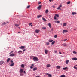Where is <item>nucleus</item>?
<instances>
[{
  "label": "nucleus",
  "mask_w": 77,
  "mask_h": 77,
  "mask_svg": "<svg viewBox=\"0 0 77 77\" xmlns=\"http://www.w3.org/2000/svg\"><path fill=\"white\" fill-rule=\"evenodd\" d=\"M42 29H46V28L45 27H42Z\"/></svg>",
  "instance_id": "ea45409f"
},
{
  "label": "nucleus",
  "mask_w": 77,
  "mask_h": 77,
  "mask_svg": "<svg viewBox=\"0 0 77 77\" xmlns=\"http://www.w3.org/2000/svg\"><path fill=\"white\" fill-rule=\"evenodd\" d=\"M36 70H37V68L35 67L33 69V71H36Z\"/></svg>",
  "instance_id": "b1692460"
},
{
  "label": "nucleus",
  "mask_w": 77,
  "mask_h": 77,
  "mask_svg": "<svg viewBox=\"0 0 77 77\" xmlns=\"http://www.w3.org/2000/svg\"><path fill=\"white\" fill-rule=\"evenodd\" d=\"M8 22H4L3 23H2V26H4V25H5V24H7V23H8Z\"/></svg>",
  "instance_id": "7ed1b4c3"
},
{
  "label": "nucleus",
  "mask_w": 77,
  "mask_h": 77,
  "mask_svg": "<svg viewBox=\"0 0 77 77\" xmlns=\"http://www.w3.org/2000/svg\"><path fill=\"white\" fill-rule=\"evenodd\" d=\"M72 60H77V58L76 57L72 58Z\"/></svg>",
  "instance_id": "6e6552de"
},
{
  "label": "nucleus",
  "mask_w": 77,
  "mask_h": 77,
  "mask_svg": "<svg viewBox=\"0 0 77 77\" xmlns=\"http://www.w3.org/2000/svg\"><path fill=\"white\" fill-rule=\"evenodd\" d=\"M11 62L12 63L10 65V66H13L14 65V64H15V63L14 62L13 63V61L12 60H11Z\"/></svg>",
  "instance_id": "f03ea898"
},
{
  "label": "nucleus",
  "mask_w": 77,
  "mask_h": 77,
  "mask_svg": "<svg viewBox=\"0 0 77 77\" xmlns=\"http://www.w3.org/2000/svg\"><path fill=\"white\" fill-rule=\"evenodd\" d=\"M20 75H21V76H22V75H23V74H22V73H20Z\"/></svg>",
  "instance_id": "a18cd8bd"
},
{
  "label": "nucleus",
  "mask_w": 77,
  "mask_h": 77,
  "mask_svg": "<svg viewBox=\"0 0 77 77\" xmlns=\"http://www.w3.org/2000/svg\"><path fill=\"white\" fill-rule=\"evenodd\" d=\"M59 54H62V53L60 52H59Z\"/></svg>",
  "instance_id": "4d7b16f0"
},
{
  "label": "nucleus",
  "mask_w": 77,
  "mask_h": 77,
  "mask_svg": "<svg viewBox=\"0 0 77 77\" xmlns=\"http://www.w3.org/2000/svg\"><path fill=\"white\" fill-rule=\"evenodd\" d=\"M48 26H49L50 28H51V24L50 23H49L48 24Z\"/></svg>",
  "instance_id": "f704fd0d"
},
{
  "label": "nucleus",
  "mask_w": 77,
  "mask_h": 77,
  "mask_svg": "<svg viewBox=\"0 0 77 77\" xmlns=\"http://www.w3.org/2000/svg\"><path fill=\"white\" fill-rule=\"evenodd\" d=\"M76 66H77V65H76Z\"/></svg>",
  "instance_id": "69168bd1"
},
{
  "label": "nucleus",
  "mask_w": 77,
  "mask_h": 77,
  "mask_svg": "<svg viewBox=\"0 0 77 77\" xmlns=\"http://www.w3.org/2000/svg\"><path fill=\"white\" fill-rule=\"evenodd\" d=\"M46 75H48V77H52V76L50 74H49L48 73H46Z\"/></svg>",
  "instance_id": "0eeeda50"
},
{
  "label": "nucleus",
  "mask_w": 77,
  "mask_h": 77,
  "mask_svg": "<svg viewBox=\"0 0 77 77\" xmlns=\"http://www.w3.org/2000/svg\"><path fill=\"white\" fill-rule=\"evenodd\" d=\"M55 42H56V41H54L52 42L51 43V44L52 45H53V44H54V43H55Z\"/></svg>",
  "instance_id": "c85d7f7f"
},
{
  "label": "nucleus",
  "mask_w": 77,
  "mask_h": 77,
  "mask_svg": "<svg viewBox=\"0 0 77 77\" xmlns=\"http://www.w3.org/2000/svg\"><path fill=\"white\" fill-rule=\"evenodd\" d=\"M23 72L24 74H26V71H24Z\"/></svg>",
  "instance_id": "603ef678"
},
{
  "label": "nucleus",
  "mask_w": 77,
  "mask_h": 77,
  "mask_svg": "<svg viewBox=\"0 0 77 77\" xmlns=\"http://www.w3.org/2000/svg\"><path fill=\"white\" fill-rule=\"evenodd\" d=\"M42 17V15H40L37 16V17L38 18H40V17Z\"/></svg>",
  "instance_id": "393cba45"
},
{
  "label": "nucleus",
  "mask_w": 77,
  "mask_h": 77,
  "mask_svg": "<svg viewBox=\"0 0 77 77\" xmlns=\"http://www.w3.org/2000/svg\"><path fill=\"white\" fill-rule=\"evenodd\" d=\"M70 3H71V2H70V1H69L67 2V4H70Z\"/></svg>",
  "instance_id": "a19ab883"
},
{
  "label": "nucleus",
  "mask_w": 77,
  "mask_h": 77,
  "mask_svg": "<svg viewBox=\"0 0 77 77\" xmlns=\"http://www.w3.org/2000/svg\"><path fill=\"white\" fill-rule=\"evenodd\" d=\"M13 52H14V51H11V52L9 53L10 54H11V53H13Z\"/></svg>",
  "instance_id": "de8ad7c7"
},
{
  "label": "nucleus",
  "mask_w": 77,
  "mask_h": 77,
  "mask_svg": "<svg viewBox=\"0 0 77 77\" xmlns=\"http://www.w3.org/2000/svg\"><path fill=\"white\" fill-rule=\"evenodd\" d=\"M57 35H55L54 36V37L55 38H57Z\"/></svg>",
  "instance_id": "58836bf2"
},
{
  "label": "nucleus",
  "mask_w": 77,
  "mask_h": 77,
  "mask_svg": "<svg viewBox=\"0 0 77 77\" xmlns=\"http://www.w3.org/2000/svg\"><path fill=\"white\" fill-rule=\"evenodd\" d=\"M49 2H51V0H49Z\"/></svg>",
  "instance_id": "e2e57ef3"
},
{
  "label": "nucleus",
  "mask_w": 77,
  "mask_h": 77,
  "mask_svg": "<svg viewBox=\"0 0 77 77\" xmlns=\"http://www.w3.org/2000/svg\"><path fill=\"white\" fill-rule=\"evenodd\" d=\"M66 69H68V67H66L63 68V70H66Z\"/></svg>",
  "instance_id": "4be33fe9"
},
{
  "label": "nucleus",
  "mask_w": 77,
  "mask_h": 77,
  "mask_svg": "<svg viewBox=\"0 0 77 77\" xmlns=\"http://www.w3.org/2000/svg\"><path fill=\"white\" fill-rule=\"evenodd\" d=\"M57 19V18H56V16L55 15V16H54V20H56Z\"/></svg>",
  "instance_id": "7c9ffc66"
},
{
  "label": "nucleus",
  "mask_w": 77,
  "mask_h": 77,
  "mask_svg": "<svg viewBox=\"0 0 77 77\" xmlns=\"http://www.w3.org/2000/svg\"><path fill=\"white\" fill-rule=\"evenodd\" d=\"M51 65L50 64H47L46 65V66L47 68H49V67H50Z\"/></svg>",
  "instance_id": "dca6fc26"
},
{
  "label": "nucleus",
  "mask_w": 77,
  "mask_h": 77,
  "mask_svg": "<svg viewBox=\"0 0 77 77\" xmlns=\"http://www.w3.org/2000/svg\"><path fill=\"white\" fill-rule=\"evenodd\" d=\"M21 66L22 68H24V65L23 64H22L21 65Z\"/></svg>",
  "instance_id": "cd10ccee"
},
{
  "label": "nucleus",
  "mask_w": 77,
  "mask_h": 77,
  "mask_svg": "<svg viewBox=\"0 0 77 77\" xmlns=\"http://www.w3.org/2000/svg\"><path fill=\"white\" fill-rule=\"evenodd\" d=\"M49 42H53V40H49L48 41Z\"/></svg>",
  "instance_id": "4c0bfd02"
},
{
  "label": "nucleus",
  "mask_w": 77,
  "mask_h": 77,
  "mask_svg": "<svg viewBox=\"0 0 77 77\" xmlns=\"http://www.w3.org/2000/svg\"><path fill=\"white\" fill-rule=\"evenodd\" d=\"M60 77H65V75H63L60 76Z\"/></svg>",
  "instance_id": "2f4dec72"
},
{
  "label": "nucleus",
  "mask_w": 77,
  "mask_h": 77,
  "mask_svg": "<svg viewBox=\"0 0 77 77\" xmlns=\"http://www.w3.org/2000/svg\"><path fill=\"white\" fill-rule=\"evenodd\" d=\"M30 5H29V6H27V9H29V8H30Z\"/></svg>",
  "instance_id": "c9c22d12"
},
{
  "label": "nucleus",
  "mask_w": 77,
  "mask_h": 77,
  "mask_svg": "<svg viewBox=\"0 0 77 77\" xmlns=\"http://www.w3.org/2000/svg\"><path fill=\"white\" fill-rule=\"evenodd\" d=\"M15 26H16V27H18V26H20V24H15Z\"/></svg>",
  "instance_id": "aec40b11"
},
{
  "label": "nucleus",
  "mask_w": 77,
  "mask_h": 77,
  "mask_svg": "<svg viewBox=\"0 0 77 77\" xmlns=\"http://www.w3.org/2000/svg\"><path fill=\"white\" fill-rule=\"evenodd\" d=\"M22 52H23L22 51H19L18 52V53H19V54H21V53H22Z\"/></svg>",
  "instance_id": "412c9836"
},
{
  "label": "nucleus",
  "mask_w": 77,
  "mask_h": 77,
  "mask_svg": "<svg viewBox=\"0 0 77 77\" xmlns=\"http://www.w3.org/2000/svg\"><path fill=\"white\" fill-rule=\"evenodd\" d=\"M3 62H4L3 61H1L0 62V65H2L3 63Z\"/></svg>",
  "instance_id": "f3484780"
},
{
  "label": "nucleus",
  "mask_w": 77,
  "mask_h": 77,
  "mask_svg": "<svg viewBox=\"0 0 77 77\" xmlns=\"http://www.w3.org/2000/svg\"><path fill=\"white\" fill-rule=\"evenodd\" d=\"M24 48H25V46H21L19 48L20 49H24Z\"/></svg>",
  "instance_id": "39448f33"
},
{
  "label": "nucleus",
  "mask_w": 77,
  "mask_h": 77,
  "mask_svg": "<svg viewBox=\"0 0 77 77\" xmlns=\"http://www.w3.org/2000/svg\"><path fill=\"white\" fill-rule=\"evenodd\" d=\"M77 13L75 12H73L72 13V15H76Z\"/></svg>",
  "instance_id": "a211bd4d"
},
{
  "label": "nucleus",
  "mask_w": 77,
  "mask_h": 77,
  "mask_svg": "<svg viewBox=\"0 0 77 77\" xmlns=\"http://www.w3.org/2000/svg\"><path fill=\"white\" fill-rule=\"evenodd\" d=\"M57 51H55V53H57Z\"/></svg>",
  "instance_id": "864d4df0"
},
{
  "label": "nucleus",
  "mask_w": 77,
  "mask_h": 77,
  "mask_svg": "<svg viewBox=\"0 0 77 77\" xmlns=\"http://www.w3.org/2000/svg\"><path fill=\"white\" fill-rule=\"evenodd\" d=\"M67 24V23H64L63 25V26H66Z\"/></svg>",
  "instance_id": "6ab92c4d"
},
{
  "label": "nucleus",
  "mask_w": 77,
  "mask_h": 77,
  "mask_svg": "<svg viewBox=\"0 0 77 77\" xmlns=\"http://www.w3.org/2000/svg\"><path fill=\"white\" fill-rule=\"evenodd\" d=\"M42 20H43L45 21H46V19H45V18H42Z\"/></svg>",
  "instance_id": "473e14b6"
},
{
  "label": "nucleus",
  "mask_w": 77,
  "mask_h": 77,
  "mask_svg": "<svg viewBox=\"0 0 77 77\" xmlns=\"http://www.w3.org/2000/svg\"><path fill=\"white\" fill-rule=\"evenodd\" d=\"M42 6L40 5L38 7H37V9L38 10H40L41 9V8Z\"/></svg>",
  "instance_id": "423d86ee"
},
{
  "label": "nucleus",
  "mask_w": 77,
  "mask_h": 77,
  "mask_svg": "<svg viewBox=\"0 0 77 77\" xmlns=\"http://www.w3.org/2000/svg\"><path fill=\"white\" fill-rule=\"evenodd\" d=\"M10 60H11V59L10 58H8L7 60V62H9Z\"/></svg>",
  "instance_id": "a878e982"
},
{
  "label": "nucleus",
  "mask_w": 77,
  "mask_h": 77,
  "mask_svg": "<svg viewBox=\"0 0 77 77\" xmlns=\"http://www.w3.org/2000/svg\"><path fill=\"white\" fill-rule=\"evenodd\" d=\"M53 28H52V29H51V31H53Z\"/></svg>",
  "instance_id": "3c124183"
},
{
  "label": "nucleus",
  "mask_w": 77,
  "mask_h": 77,
  "mask_svg": "<svg viewBox=\"0 0 77 77\" xmlns=\"http://www.w3.org/2000/svg\"><path fill=\"white\" fill-rule=\"evenodd\" d=\"M20 33V32H18V33Z\"/></svg>",
  "instance_id": "680f3d73"
},
{
  "label": "nucleus",
  "mask_w": 77,
  "mask_h": 77,
  "mask_svg": "<svg viewBox=\"0 0 77 77\" xmlns=\"http://www.w3.org/2000/svg\"><path fill=\"white\" fill-rule=\"evenodd\" d=\"M73 53H74V54H77V52L75 51H73Z\"/></svg>",
  "instance_id": "e433bc0d"
},
{
  "label": "nucleus",
  "mask_w": 77,
  "mask_h": 77,
  "mask_svg": "<svg viewBox=\"0 0 77 77\" xmlns=\"http://www.w3.org/2000/svg\"><path fill=\"white\" fill-rule=\"evenodd\" d=\"M33 59L35 62L36 61H38V60H39V59H38V58L36 57H34Z\"/></svg>",
  "instance_id": "f257e3e1"
},
{
  "label": "nucleus",
  "mask_w": 77,
  "mask_h": 77,
  "mask_svg": "<svg viewBox=\"0 0 77 77\" xmlns=\"http://www.w3.org/2000/svg\"><path fill=\"white\" fill-rule=\"evenodd\" d=\"M56 68L57 69H60L61 67L60 66H57L56 67Z\"/></svg>",
  "instance_id": "ddd939ff"
},
{
  "label": "nucleus",
  "mask_w": 77,
  "mask_h": 77,
  "mask_svg": "<svg viewBox=\"0 0 77 77\" xmlns=\"http://www.w3.org/2000/svg\"><path fill=\"white\" fill-rule=\"evenodd\" d=\"M32 23H30L29 24V26H31V25H32Z\"/></svg>",
  "instance_id": "c03bdc74"
},
{
  "label": "nucleus",
  "mask_w": 77,
  "mask_h": 77,
  "mask_svg": "<svg viewBox=\"0 0 77 77\" xmlns=\"http://www.w3.org/2000/svg\"><path fill=\"white\" fill-rule=\"evenodd\" d=\"M49 43H49V42H46V45H49Z\"/></svg>",
  "instance_id": "72a5a7b5"
},
{
  "label": "nucleus",
  "mask_w": 77,
  "mask_h": 77,
  "mask_svg": "<svg viewBox=\"0 0 77 77\" xmlns=\"http://www.w3.org/2000/svg\"><path fill=\"white\" fill-rule=\"evenodd\" d=\"M23 51H26V49H24L23 50Z\"/></svg>",
  "instance_id": "6e6d98bb"
},
{
  "label": "nucleus",
  "mask_w": 77,
  "mask_h": 77,
  "mask_svg": "<svg viewBox=\"0 0 77 77\" xmlns=\"http://www.w3.org/2000/svg\"><path fill=\"white\" fill-rule=\"evenodd\" d=\"M66 40H67V39H65L64 40H63V41H66Z\"/></svg>",
  "instance_id": "49530a36"
},
{
  "label": "nucleus",
  "mask_w": 77,
  "mask_h": 77,
  "mask_svg": "<svg viewBox=\"0 0 77 77\" xmlns=\"http://www.w3.org/2000/svg\"><path fill=\"white\" fill-rule=\"evenodd\" d=\"M45 52L46 54H47V53H48V50H47V49L45 50Z\"/></svg>",
  "instance_id": "f8f14e48"
},
{
  "label": "nucleus",
  "mask_w": 77,
  "mask_h": 77,
  "mask_svg": "<svg viewBox=\"0 0 77 77\" xmlns=\"http://www.w3.org/2000/svg\"><path fill=\"white\" fill-rule=\"evenodd\" d=\"M60 23V21H57V23Z\"/></svg>",
  "instance_id": "09e8293b"
},
{
  "label": "nucleus",
  "mask_w": 77,
  "mask_h": 77,
  "mask_svg": "<svg viewBox=\"0 0 77 77\" xmlns=\"http://www.w3.org/2000/svg\"><path fill=\"white\" fill-rule=\"evenodd\" d=\"M33 65H34V64H32L31 65V66H33Z\"/></svg>",
  "instance_id": "13d9d810"
},
{
  "label": "nucleus",
  "mask_w": 77,
  "mask_h": 77,
  "mask_svg": "<svg viewBox=\"0 0 77 77\" xmlns=\"http://www.w3.org/2000/svg\"><path fill=\"white\" fill-rule=\"evenodd\" d=\"M15 56V55L14 53H12L10 55V56L13 57V56Z\"/></svg>",
  "instance_id": "9d476101"
},
{
  "label": "nucleus",
  "mask_w": 77,
  "mask_h": 77,
  "mask_svg": "<svg viewBox=\"0 0 77 77\" xmlns=\"http://www.w3.org/2000/svg\"><path fill=\"white\" fill-rule=\"evenodd\" d=\"M74 68H75V69L77 70V68L76 67L74 66Z\"/></svg>",
  "instance_id": "37998d69"
},
{
  "label": "nucleus",
  "mask_w": 77,
  "mask_h": 77,
  "mask_svg": "<svg viewBox=\"0 0 77 77\" xmlns=\"http://www.w3.org/2000/svg\"><path fill=\"white\" fill-rule=\"evenodd\" d=\"M49 11H48V10H46L45 11V12L46 13V14H47L48 13V12Z\"/></svg>",
  "instance_id": "bb28decb"
},
{
  "label": "nucleus",
  "mask_w": 77,
  "mask_h": 77,
  "mask_svg": "<svg viewBox=\"0 0 77 77\" xmlns=\"http://www.w3.org/2000/svg\"><path fill=\"white\" fill-rule=\"evenodd\" d=\"M31 69H32L33 68V66H32L30 67Z\"/></svg>",
  "instance_id": "8fccbe9b"
},
{
  "label": "nucleus",
  "mask_w": 77,
  "mask_h": 77,
  "mask_svg": "<svg viewBox=\"0 0 77 77\" xmlns=\"http://www.w3.org/2000/svg\"><path fill=\"white\" fill-rule=\"evenodd\" d=\"M61 45H63V47H65V46H67V45L65 43H64L62 44Z\"/></svg>",
  "instance_id": "5701e85b"
},
{
  "label": "nucleus",
  "mask_w": 77,
  "mask_h": 77,
  "mask_svg": "<svg viewBox=\"0 0 77 77\" xmlns=\"http://www.w3.org/2000/svg\"><path fill=\"white\" fill-rule=\"evenodd\" d=\"M62 6V4H60L59 5V6L58 7L57 9H60V8H61Z\"/></svg>",
  "instance_id": "9b49d317"
},
{
  "label": "nucleus",
  "mask_w": 77,
  "mask_h": 77,
  "mask_svg": "<svg viewBox=\"0 0 77 77\" xmlns=\"http://www.w3.org/2000/svg\"><path fill=\"white\" fill-rule=\"evenodd\" d=\"M41 4V2H38V5H39Z\"/></svg>",
  "instance_id": "79ce46f5"
},
{
  "label": "nucleus",
  "mask_w": 77,
  "mask_h": 77,
  "mask_svg": "<svg viewBox=\"0 0 77 77\" xmlns=\"http://www.w3.org/2000/svg\"><path fill=\"white\" fill-rule=\"evenodd\" d=\"M74 30L75 31V30H76V29H74Z\"/></svg>",
  "instance_id": "052dcab7"
},
{
  "label": "nucleus",
  "mask_w": 77,
  "mask_h": 77,
  "mask_svg": "<svg viewBox=\"0 0 77 77\" xmlns=\"http://www.w3.org/2000/svg\"><path fill=\"white\" fill-rule=\"evenodd\" d=\"M20 73H22V72H23V70L22 69H20Z\"/></svg>",
  "instance_id": "4468645a"
},
{
  "label": "nucleus",
  "mask_w": 77,
  "mask_h": 77,
  "mask_svg": "<svg viewBox=\"0 0 77 77\" xmlns=\"http://www.w3.org/2000/svg\"><path fill=\"white\" fill-rule=\"evenodd\" d=\"M67 32H68V30H64L63 31V34H64L65 33H67Z\"/></svg>",
  "instance_id": "20e7f679"
},
{
  "label": "nucleus",
  "mask_w": 77,
  "mask_h": 77,
  "mask_svg": "<svg viewBox=\"0 0 77 77\" xmlns=\"http://www.w3.org/2000/svg\"><path fill=\"white\" fill-rule=\"evenodd\" d=\"M57 21H55L54 22L55 23H57Z\"/></svg>",
  "instance_id": "bf43d9fd"
},
{
  "label": "nucleus",
  "mask_w": 77,
  "mask_h": 77,
  "mask_svg": "<svg viewBox=\"0 0 77 77\" xmlns=\"http://www.w3.org/2000/svg\"><path fill=\"white\" fill-rule=\"evenodd\" d=\"M68 62H69V60H67L66 61V65H67V64H68Z\"/></svg>",
  "instance_id": "2eb2a0df"
},
{
  "label": "nucleus",
  "mask_w": 77,
  "mask_h": 77,
  "mask_svg": "<svg viewBox=\"0 0 77 77\" xmlns=\"http://www.w3.org/2000/svg\"><path fill=\"white\" fill-rule=\"evenodd\" d=\"M31 26L32 27V26H33V25H31Z\"/></svg>",
  "instance_id": "0e129e2a"
},
{
  "label": "nucleus",
  "mask_w": 77,
  "mask_h": 77,
  "mask_svg": "<svg viewBox=\"0 0 77 77\" xmlns=\"http://www.w3.org/2000/svg\"><path fill=\"white\" fill-rule=\"evenodd\" d=\"M39 30H38V29H36L35 31V33H39Z\"/></svg>",
  "instance_id": "1a4fd4ad"
},
{
  "label": "nucleus",
  "mask_w": 77,
  "mask_h": 77,
  "mask_svg": "<svg viewBox=\"0 0 77 77\" xmlns=\"http://www.w3.org/2000/svg\"><path fill=\"white\" fill-rule=\"evenodd\" d=\"M55 16L56 17H57V18H58V17H59V14H55Z\"/></svg>",
  "instance_id": "c756f323"
},
{
  "label": "nucleus",
  "mask_w": 77,
  "mask_h": 77,
  "mask_svg": "<svg viewBox=\"0 0 77 77\" xmlns=\"http://www.w3.org/2000/svg\"><path fill=\"white\" fill-rule=\"evenodd\" d=\"M52 7H53V8H55V6H54V5H53V6H52Z\"/></svg>",
  "instance_id": "5fc2aeb1"
}]
</instances>
